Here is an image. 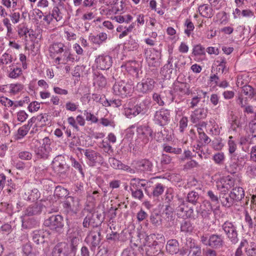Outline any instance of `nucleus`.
I'll return each instance as SVG.
<instances>
[{
  "label": "nucleus",
  "mask_w": 256,
  "mask_h": 256,
  "mask_svg": "<svg viewBox=\"0 0 256 256\" xmlns=\"http://www.w3.org/2000/svg\"><path fill=\"white\" fill-rule=\"evenodd\" d=\"M45 202L46 205L38 202L30 204L24 210V216L39 215L42 213L44 208H46L48 213L57 211V208L54 206V202L53 200H47Z\"/></svg>",
  "instance_id": "f257e3e1"
},
{
  "label": "nucleus",
  "mask_w": 256,
  "mask_h": 256,
  "mask_svg": "<svg viewBox=\"0 0 256 256\" xmlns=\"http://www.w3.org/2000/svg\"><path fill=\"white\" fill-rule=\"evenodd\" d=\"M112 90L114 95L124 98L130 96L132 92V86L128 82L120 80L115 82Z\"/></svg>",
  "instance_id": "f03ea898"
},
{
  "label": "nucleus",
  "mask_w": 256,
  "mask_h": 256,
  "mask_svg": "<svg viewBox=\"0 0 256 256\" xmlns=\"http://www.w3.org/2000/svg\"><path fill=\"white\" fill-rule=\"evenodd\" d=\"M50 144V140L48 137H46L42 139V142H39V146H36L34 151L38 158L43 159L48 158L51 151Z\"/></svg>",
  "instance_id": "7ed1b4c3"
},
{
  "label": "nucleus",
  "mask_w": 256,
  "mask_h": 256,
  "mask_svg": "<svg viewBox=\"0 0 256 256\" xmlns=\"http://www.w3.org/2000/svg\"><path fill=\"white\" fill-rule=\"evenodd\" d=\"M228 238L232 244H236L238 241L237 228L234 223L230 222H225L222 226Z\"/></svg>",
  "instance_id": "20e7f679"
},
{
  "label": "nucleus",
  "mask_w": 256,
  "mask_h": 256,
  "mask_svg": "<svg viewBox=\"0 0 256 256\" xmlns=\"http://www.w3.org/2000/svg\"><path fill=\"white\" fill-rule=\"evenodd\" d=\"M44 225L58 232H61L64 226V220L62 216L52 215L44 221Z\"/></svg>",
  "instance_id": "39448f33"
},
{
  "label": "nucleus",
  "mask_w": 256,
  "mask_h": 256,
  "mask_svg": "<svg viewBox=\"0 0 256 256\" xmlns=\"http://www.w3.org/2000/svg\"><path fill=\"white\" fill-rule=\"evenodd\" d=\"M66 220L68 227V229L67 230L68 238L70 239L71 252L74 253V256L76 250V246L79 241V240L77 238V228L76 226H74V224L70 222L68 219H66Z\"/></svg>",
  "instance_id": "423d86ee"
},
{
  "label": "nucleus",
  "mask_w": 256,
  "mask_h": 256,
  "mask_svg": "<svg viewBox=\"0 0 256 256\" xmlns=\"http://www.w3.org/2000/svg\"><path fill=\"white\" fill-rule=\"evenodd\" d=\"M161 52L155 49L145 50V56L148 66L157 68L160 64Z\"/></svg>",
  "instance_id": "0eeeda50"
},
{
  "label": "nucleus",
  "mask_w": 256,
  "mask_h": 256,
  "mask_svg": "<svg viewBox=\"0 0 256 256\" xmlns=\"http://www.w3.org/2000/svg\"><path fill=\"white\" fill-rule=\"evenodd\" d=\"M177 200L180 202L178 205V214L186 218L193 217V208L189 206L187 202H185L183 198L177 199Z\"/></svg>",
  "instance_id": "6e6552de"
},
{
  "label": "nucleus",
  "mask_w": 256,
  "mask_h": 256,
  "mask_svg": "<svg viewBox=\"0 0 256 256\" xmlns=\"http://www.w3.org/2000/svg\"><path fill=\"white\" fill-rule=\"evenodd\" d=\"M84 154L88 160V164L90 166H94L98 162H101L102 160V157L100 153L90 149H82Z\"/></svg>",
  "instance_id": "1a4fd4ad"
},
{
  "label": "nucleus",
  "mask_w": 256,
  "mask_h": 256,
  "mask_svg": "<svg viewBox=\"0 0 256 256\" xmlns=\"http://www.w3.org/2000/svg\"><path fill=\"white\" fill-rule=\"evenodd\" d=\"M155 82L152 78L142 79L140 82L138 83L136 87L138 90L143 94L148 93L152 90L154 87Z\"/></svg>",
  "instance_id": "9d476101"
},
{
  "label": "nucleus",
  "mask_w": 256,
  "mask_h": 256,
  "mask_svg": "<svg viewBox=\"0 0 256 256\" xmlns=\"http://www.w3.org/2000/svg\"><path fill=\"white\" fill-rule=\"evenodd\" d=\"M170 120V112L167 110L162 109L156 112L154 120L158 124L164 126Z\"/></svg>",
  "instance_id": "9b49d317"
},
{
  "label": "nucleus",
  "mask_w": 256,
  "mask_h": 256,
  "mask_svg": "<svg viewBox=\"0 0 256 256\" xmlns=\"http://www.w3.org/2000/svg\"><path fill=\"white\" fill-rule=\"evenodd\" d=\"M234 180L230 176L223 178L217 182V188L220 192H228L234 186Z\"/></svg>",
  "instance_id": "f8f14e48"
},
{
  "label": "nucleus",
  "mask_w": 256,
  "mask_h": 256,
  "mask_svg": "<svg viewBox=\"0 0 256 256\" xmlns=\"http://www.w3.org/2000/svg\"><path fill=\"white\" fill-rule=\"evenodd\" d=\"M186 245L189 248L188 256H202L201 247L195 243L194 240L191 238H186Z\"/></svg>",
  "instance_id": "ddd939ff"
},
{
  "label": "nucleus",
  "mask_w": 256,
  "mask_h": 256,
  "mask_svg": "<svg viewBox=\"0 0 256 256\" xmlns=\"http://www.w3.org/2000/svg\"><path fill=\"white\" fill-rule=\"evenodd\" d=\"M98 68L102 70H108L112 65V59L108 56H99L95 60Z\"/></svg>",
  "instance_id": "4468645a"
},
{
  "label": "nucleus",
  "mask_w": 256,
  "mask_h": 256,
  "mask_svg": "<svg viewBox=\"0 0 256 256\" xmlns=\"http://www.w3.org/2000/svg\"><path fill=\"white\" fill-rule=\"evenodd\" d=\"M52 0L54 4V6L52 12V16L57 22H58L62 18V14L61 12V11L64 9V0Z\"/></svg>",
  "instance_id": "2eb2a0df"
},
{
  "label": "nucleus",
  "mask_w": 256,
  "mask_h": 256,
  "mask_svg": "<svg viewBox=\"0 0 256 256\" xmlns=\"http://www.w3.org/2000/svg\"><path fill=\"white\" fill-rule=\"evenodd\" d=\"M153 166L152 162L146 158L137 161L135 164V168L140 172H152Z\"/></svg>",
  "instance_id": "dca6fc26"
},
{
  "label": "nucleus",
  "mask_w": 256,
  "mask_h": 256,
  "mask_svg": "<svg viewBox=\"0 0 256 256\" xmlns=\"http://www.w3.org/2000/svg\"><path fill=\"white\" fill-rule=\"evenodd\" d=\"M135 101V98H132L124 104V109L126 116L130 117L131 115L136 116L138 114L137 104H134Z\"/></svg>",
  "instance_id": "f3484780"
},
{
  "label": "nucleus",
  "mask_w": 256,
  "mask_h": 256,
  "mask_svg": "<svg viewBox=\"0 0 256 256\" xmlns=\"http://www.w3.org/2000/svg\"><path fill=\"white\" fill-rule=\"evenodd\" d=\"M180 201L176 199L170 205H166V208L164 210L163 214L166 216L168 220H172L174 219V212L176 211L178 212V205L180 204Z\"/></svg>",
  "instance_id": "a211bd4d"
},
{
  "label": "nucleus",
  "mask_w": 256,
  "mask_h": 256,
  "mask_svg": "<svg viewBox=\"0 0 256 256\" xmlns=\"http://www.w3.org/2000/svg\"><path fill=\"white\" fill-rule=\"evenodd\" d=\"M224 244L221 235L213 234L210 236V246L213 248H220L223 247Z\"/></svg>",
  "instance_id": "6ab92c4d"
},
{
  "label": "nucleus",
  "mask_w": 256,
  "mask_h": 256,
  "mask_svg": "<svg viewBox=\"0 0 256 256\" xmlns=\"http://www.w3.org/2000/svg\"><path fill=\"white\" fill-rule=\"evenodd\" d=\"M207 110L204 108H199L194 110L190 115V121L193 124L198 122L200 119L206 118Z\"/></svg>",
  "instance_id": "aec40b11"
},
{
  "label": "nucleus",
  "mask_w": 256,
  "mask_h": 256,
  "mask_svg": "<svg viewBox=\"0 0 256 256\" xmlns=\"http://www.w3.org/2000/svg\"><path fill=\"white\" fill-rule=\"evenodd\" d=\"M233 198L230 193L220 192L219 199L223 206L231 207L235 203Z\"/></svg>",
  "instance_id": "412c9836"
},
{
  "label": "nucleus",
  "mask_w": 256,
  "mask_h": 256,
  "mask_svg": "<svg viewBox=\"0 0 256 256\" xmlns=\"http://www.w3.org/2000/svg\"><path fill=\"white\" fill-rule=\"evenodd\" d=\"M166 250L170 254L174 255L178 253L180 246L178 241L176 239L170 240L167 242Z\"/></svg>",
  "instance_id": "4be33fe9"
},
{
  "label": "nucleus",
  "mask_w": 256,
  "mask_h": 256,
  "mask_svg": "<svg viewBox=\"0 0 256 256\" xmlns=\"http://www.w3.org/2000/svg\"><path fill=\"white\" fill-rule=\"evenodd\" d=\"M22 218V228L24 229H31L36 228L39 224L38 221L34 218H26L24 216Z\"/></svg>",
  "instance_id": "5701e85b"
},
{
  "label": "nucleus",
  "mask_w": 256,
  "mask_h": 256,
  "mask_svg": "<svg viewBox=\"0 0 256 256\" xmlns=\"http://www.w3.org/2000/svg\"><path fill=\"white\" fill-rule=\"evenodd\" d=\"M137 132L139 134H141L145 138L144 139V142L145 143H147L148 142V137L152 138V130L148 126L143 125L139 126L137 128Z\"/></svg>",
  "instance_id": "b1692460"
},
{
  "label": "nucleus",
  "mask_w": 256,
  "mask_h": 256,
  "mask_svg": "<svg viewBox=\"0 0 256 256\" xmlns=\"http://www.w3.org/2000/svg\"><path fill=\"white\" fill-rule=\"evenodd\" d=\"M203 218H206L209 216L212 212L211 204L208 202H204L200 206L199 209L196 210Z\"/></svg>",
  "instance_id": "393cba45"
},
{
  "label": "nucleus",
  "mask_w": 256,
  "mask_h": 256,
  "mask_svg": "<svg viewBox=\"0 0 256 256\" xmlns=\"http://www.w3.org/2000/svg\"><path fill=\"white\" fill-rule=\"evenodd\" d=\"M48 232H44L43 230H34L32 234V240L36 244H42L44 242V238L46 235H48Z\"/></svg>",
  "instance_id": "a878e982"
},
{
  "label": "nucleus",
  "mask_w": 256,
  "mask_h": 256,
  "mask_svg": "<svg viewBox=\"0 0 256 256\" xmlns=\"http://www.w3.org/2000/svg\"><path fill=\"white\" fill-rule=\"evenodd\" d=\"M200 14L206 18H211L214 16V11L210 6L207 4L200 5L198 7Z\"/></svg>",
  "instance_id": "bb28decb"
},
{
  "label": "nucleus",
  "mask_w": 256,
  "mask_h": 256,
  "mask_svg": "<svg viewBox=\"0 0 256 256\" xmlns=\"http://www.w3.org/2000/svg\"><path fill=\"white\" fill-rule=\"evenodd\" d=\"M174 60L173 56H170L168 60V64H166L162 68L161 73L165 77L170 78L173 71L172 62Z\"/></svg>",
  "instance_id": "cd10ccee"
},
{
  "label": "nucleus",
  "mask_w": 256,
  "mask_h": 256,
  "mask_svg": "<svg viewBox=\"0 0 256 256\" xmlns=\"http://www.w3.org/2000/svg\"><path fill=\"white\" fill-rule=\"evenodd\" d=\"M230 193L235 203L240 201L244 196V190L241 187L234 188Z\"/></svg>",
  "instance_id": "c85d7f7f"
},
{
  "label": "nucleus",
  "mask_w": 256,
  "mask_h": 256,
  "mask_svg": "<svg viewBox=\"0 0 256 256\" xmlns=\"http://www.w3.org/2000/svg\"><path fill=\"white\" fill-rule=\"evenodd\" d=\"M40 196V194L36 188H34L30 192H25L23 196L24 200H26L34 201L38 200Z\"/></svg>",
  "instance_id": "c756f323"
},
{
  "label": "nucleus",
  "mask_w": 256,
  "mask_h": 256,
  "mask_svg": "<svg viewBox=\"0 0 256 256\" xmlns=\"http://www.w3.org/2000/svg\"><path fill=\"white\" fill-rule=\"evenodd\" d=\"M76 202L72 196H68L65 198V208H68L67 212L76 214L75 209L76 207Z\"/></svg>",
  "instance_id": "7c9ffc66"
},
{
  "label": "nucleus",
  "mask_w": 256,
  "mask_h": 256,
  "mask_svg": "<svg viewBox=\"0 0 256 256\" xmlns=\"http://www.w3.org/2000/svg\"><path fill=\"white\" fill-rule=\"evenodd\" d=\"M150 103V100L148 98H146L145 100H142V102H140L139 103L137 104V108L138 109V113L144 114H145L148 108L149 105Z\"/></svg>",
  "instance_id": "2f4dec72"
},
{
  "label": "nucleus",
  "mask_w": 256,
  "mask_h": 256,
  "mask_svg": "<svg viewBox=\"0 0 256 256\" xmlns=\"http://www.w3.org/2000/svg\"><path fill=\"white\" fill-rule=\"evenodd\" d=\"M64 44L62 42H55L50 47L51 54H58L64 51Z\"/></svg>",
  "instance_id": "473e14b6"
},
{
  "label": "nucleus",
  "mask_w": 256,
  "mask_h": 256,
  "mask_svg": "<svg viewBox=\"0 0 256 256\" xmlns=\"http://www.w3.org/2000/svg\"><path fill=\"white\" fill-rule=\"evenodd\" d=\"M150 222L155 226H158L162 224V216L158 213H152L150 216Z\"/></svg>",
  "instance_id": "72a5a7b5"
},
{
  "label": "nucleus",
  "mask_w": 256,
  "mask_h": 256,
  "mask_svg": "<svg viewBox=\"0 0 256 256\" xmlns=\"http://www.w3.org/2000/svg\"><path fill=\"white\" fill-rule=\"evenodd\" d=\"M244 252L246 256H256V244L250 242L244 248Z\"/></svg>",
  "instance_id": "f704fd0d"
},
{
  "label": "nucleus",
  "mask_w": 256,
  "mask_h": 256,
  "mask_svg": "<svg viewBox=\"0 0 256 256\" xmlns=\"http://www.w3.org/2000/svg\"><path fill=\"white\" fill-rule=\"evenodd\" d=\"M199 198V195L198 192L192 191L188 193L187 195V201L194 205H196L198 202V200Z\"/></svg>",
  "instance_id": "c9c22d12"
},
{
  "label": "nucleus",
  "mask_w": 256,
  "mask_h": 256,
  "mask_svg": "<svg viewBox=\"0 0 256 256\" xmlns=\"http://www.w3.org/2000/svg\"><path fill=\"white\" fill-rule=\"evenodd\" d=\"M48 115L47 114H40L35 117L36 118V124L34 126L37 127L38 126L40 123L41 126L46 125V122L48 120Z\"/></svg>",
  "instance_id": "e433bc0d"
},
{
  "label": "nucleus",
  "mask_w": 256,
  "mask_h": 256,
  "mask_svg": "<svg viewBox=\"0 0 256 256\" xmlns=\"http://www.w3.org/2000/svg\"><path fill=\"white\" fill-rule=\"evenodd\" d=\"M22 256H36L32 252V247L30 244L26 243L22 247Z\"/></svg>",
  "instance_id": "4c0bfd02"
},
{
  "label": "nucleus",
  "mask_w": 256,
  "mask_h": 256,
  "mask_svg": "<svg viewBox=\"0 0 256 256\" xmlns=\"http://www.w3.org/2000/svg\"><path fill=\"white\" fill-rule=\"evenodd\" d=\"M108 162L112 168L116 170H122L124 165L120 160L114 158H109Z\"/></svg>",
  "instance_id": "58836bf2"
},
{
  "label": "nucleus",
  "mask_w": 256,
  "mask_h": 256,
  "mask_svg": "<svg viewBox=\"0 0 256 256\" xmlns=\"http://www.w3.org/2000/svg\"><path fill=\"white\" fill-rule=\"evenodd\" d=\"M146 180L133 178L130 182V190L140 189V182H145Z\"/></svg>",
  "instance_id": "ea45409f"
},
{
  "label": "nucleus",
  "mask_w": 256,
  "mask_h": 256,
  "mask_svg": "<svg viewBox=\"0 0 256 256\" xmlns=\"http://www.w3.org/2000/svg\"><path fill=\"white\" fill-rule=\"evenodd\" d=\"M18 158L23 160H30L33 158V154L27 150L20 151L18 154Z\"/></svg>",
  "instance_id": "a19ab883"
},
{
  "label": "nucleus",
  "mask_w": 256,
  "mask_h": 256,
  "mask_svg": "<svg viewBox=\"0 0 256 256\" xmlns=\"http://www.w3.org/2000/svg\"><path fill=\"white\" fill-rule=\"evenodd\" d=\"M254 88L250 85H245L242 88V93L247 96L248 98H254Z\"/></svg>",
  "instance_id": "79ce46f5"
},
{
  "label": "nucleus",
  "mask_w": 256,
  "mask_h": 256,
  "mask_svg": "<svg viewBox=\"0 0 256 256\" xmlns=\"http://www.w3.org/2000/svg\"><path fill=\"white\" fill-rule=\"evenodd\" d=\"M63 250L64 244L62 242L58 243L54 249L52 256H64Z\"/></svg>",
  "instance_id": "37998d69"
},
{
  "label": "nucleus",
  "mask_w": 256,
  "mask_h": 256,
  "mask_svg": "<svg viewBox=\"0 0 256 256\" xmlns=\"http://www.w3.org/2000/svg\"><path fill=\"white\" fill-rule=\"evenodd\" d=\"M164 186L162 184L160 183L157 184H156L155 187L152 192L153 196L155 197H158L160 196L164 192Z\"/></svg>",
  "instance_id": "c03bdc74"
},
{
  "label": "nucleus",
  "mask_w": 256,
  "mask_h": 256,
  "mask_svg": "<svg viewBox=\"0 0 256 256\" xmlns=\"http://www.w3.org/2000/svg\"><path fill=\"white\" fill-rule=\"evenodd\" d=\"M163 150L166 152L173 153L174 154H181L182 150L180 148H175L171 146L164 144L163 146Z\"/></svg>",
  "instance_id": "a18cd8bd"
},
{
  "label": "nucleus",
  "mask_w": 256,
  "mask_h": 256,
  "mask_svg": "<svg viewBox=\"0 0 256 256\" xmlns=\"http://www.w3.org/2000/svg\"><path fill=\"white\" fill-rule=\"evenodd\" d=\"M192 54L194 56H201L205 54V48L200 44H197L194 46Z\"/></svg>",
  "instance_id": "49530a36"
},
{
  "label": "nucleus",
  "mask_w": 256,
  "mask_h": 256,
  "mask_svg": "<svg viewBox=\"0 0 256 256\" xmlns=\"http://www.w3.org/2000/svg\"><path fill=\"white\" fill-rule=\"evenodd\" d=\"M52 167L56 172L57 174H63L64 168V162H58V161L52 162Z\"/></svg>",
  "instance_id": "de8ad7c7"
},
{
  "label": "nucleus",
  "mask_w": 256,
  "mask_h": 256,
  "mask_svg": "<svg viewBox=\"0 0 256 256\" xmlns=\"http://www.w3.org/2000/svg\"><path fill=\"white\" fill-rule=\"evenodd\" d=\"M245 220L250 228H255L256 226V216L252 219L248 212H246L245 214Z\"/></svg>",
  "instance_id": "09e8293b"
},
{
  "label": "nucleus",
  "mask_w": 256,
  "mask_h": 256,
  "mask_svg": "<svg viewBox=\"0 0 256 256\" xmlns=\"http://www.w3.org/2000/svg\"><path fill=\"white\" fill-rule=\"evenodd\" d=\"M30 128L28 126H23L20 128L18 130L17 139H20L24 136L28 132Z\"/></svg>",
  "instance_id": "8fccbe9b"
},
{
  "label": "nucleus",
  "mask_w": 256,
  "mask_h": 256,
  "mask_svg": "<svg viewBox=\"0 0 256 256\" xmlns=\"http://www.w3.org/2000/svg\"><path fill=\"white\" fill-rule=\"evenodd\" d=\"M224 158L223 152H218L214 155L212 159L216 164H222L224 162Z\"/></svg>",
  "instance_id": "3c124183"
},
{
  "label": "nucleus",
  "mask_w": 256,
  "mask_h": 256,
  "mask_svg": "<svg viewBox=\"0 0 256 256\" xmlns=\"http://www.w3.org/2000/svg\"><path fill=\"white\" fill-rule=\"evenodd\" d=\"M238 166V164H237V162L232 161V160L229 166H226V169L229 173L233 174L236 172Z\"/></svg>",
  "instance_id": "603ef678"
},
{
  "label": "nucleus",
  "mask_w": 256,
  "mask_h": 256,
  "mask_svg": "<svg viewBox=\"0 0 256 256\" xmlns=\"http://www.w3.org/2000/svg\"><path fill=\"white\" fill-rule=\"evenodd\" d=\"M130 190L132 192V196L134 198L138 199L141 200L144 197L143 192L141 189H135Z\"/></svg>",
  "instance_id": "864d4df0"
},
{
  "label": "nucleus",
  "mask_w": 256,
  "mask_h": 256,
  "mask_svg": "<svg viewBox=\"0 0 256 256\" xmlns=\"http://www.w3.org/2000/svg\"><path fill=\"white\" fill-rule=\"evenodd\" d=\"M181 230L184 232H190L192 230L190 222L189 220H184L180 226Z\"/></svg>",
  "instance_id": "5fc2aeb1"
},
{
  "label": "nucleus",
  "mask_w": 256,
  "mask_h": 256,
  "mask_svg": "<svg viewBox=\"0 0 256 256\" xmlns=\"http://www.w3.org/2000/svg\"><path fill=\"white\" fill-rule=\"evenodd\" d=\"M184 26H186V29L184 30V33L189 36L191 32L192 31L194 28V25L190 20L186 19L184 22Z\"/></svg>",
  "instance_id": "6e6d98bb"
},
{
  "label": "nucleus",
  "mask_w": 256,
  "mask_h": 256,
  "mask_svg": "<svg viewBox=\"0 0 256 256\" xmlns=\"http://www.w3.org/2000/svg\"><path fill=\"white\" fill-rule=\"evenodd\" d=\"M177 86L178 90L184 94H189L190 86L186 82H179Z\"/></svg>",
  "instance_id": "4d7b16f0"
},
{
  "label": "nucleus",
  "mask_w": 256,
  "mask_h": 256,
  "mask_svg": "<svg viewBox=\"0 0 256 256\" xmlns=\"http://www.w3.org/2000/svg\"><path fill=\"white\" fill-rule=\"evenodd\" d=\"M136 61L128 62L124 66L128 71H131L133 70L136 73V74H138V69L136 66Z\"/></svg>",
  "instance_id": "13d9d810"
},
{
  "label": "nucleus",
  "mask_w": 256,
  "mask_h": 256,
  "mask_svg": "<svg viewBox=\"0 0 256 256\" xmlns=\"http://www.w3.org/2000/svg\"><path fill=\"white\" fill-rule=\"evenodd\" d=\"M12 62V56L7 53H4L0 58V66L4 64H8L9 62Z\"/></svg>",
  "instance_id": "bf43d9fd"
},
{
  "label": "nucleus",
  "mask_w": 256,
  "mask_h": 256,
  "mask_svg": "<svg viewBox=\"0 0 256 256\" xmlns=\"http://www.w3.org/2000/svg\"><path fill=\"white\" fill-rule=\"evenodd\" d=\"M121 256H136V252L132 247L127 248L122 251Z\"/></svg>",
  "instance_id": "052dcab7"
},
{
  "label": "nucleus",
  "mask_w": 256,
  "mask_h": 256,
  "mask_svg": "<svg viewBox=\"0 0 256 256\" xmlns=\"http://www.w3.org/2000/svg\"><path fill=\"white\" fill-rule=\"evenodd\" d=\"M70 160L71 162L72 166L75 168H76L78 169L79 171V172L82 174L84 175V173L82 170V168L81 166V164L77 162L74 158L71 157L70 158Z\"/></svg>",
  "instance_id": "680f3d73"
},
{
  "label": "nucleus",
  "mask_w": 256,
  "mask_h": 256,
  "mask_svg": "<svg viewBox=\"0 0 256 256\" xmlns=\"http://www.w3.org/2000/svg\"><path fill=\"white\" fill-rule=\"evenodd\" d=\"M10 92L16 94L23 89L24 86L22 84H12L10 85Z\"/></svg>",
  "instance_id": "e2e57ef3"
},
{
  "label": "nucleus",
  "mask_w": 256,
  "mask_h": 256,
  "mask_svg": "<svg viewBox=\"0 0 256 256\" xmlns=\"http://www.w3.org/2000/svg\"><path fill=\"white\" fill-rule=\"evenodd\" d=\"M216 62L218 63V66L219 67L218 72L222 71V73H224L226 70V60L224 58H220V60H216Z\"/></svg>",
  "instance_id": "0e129e2a"
},
{
  "label": "nucleus",
  "mask_w": 256,
  "mask_h": 256,
  "mask_svg": "<svg viewBox=\"0 0 256 256\" xmlns=\"http://www.w3.org/2000/svg\"><path fill=\"white\" fill-rule=\"evenodd\" d=\"M84 115L86 116V120L88 121H91L94 123H96L98 121V119L96 116L87 110H84Z\"/></svg>",
  "instance_id": "69168bd1"
},
{
  "label": "nucleus",
  "mask_w": 256,
  "mask_h": 256,
  "mask_svg": "<svg viewBox=\"0 0 256 256\" xmlns=\"http://www.w3.org/2000/svg\"><path fill=\"white\" fill-rule=\"evenodd\" d=\"M40 108V103L36 101L30 103L28 106V110L31 112L38 111Z\"/></svg>",
  "instance_id": "338daca9"
},
{
  "label": "nucleus",
  "mask_w": 256,
  "mask_h": 256,
  "mask_svg": "<svg viewBox=\"0 0 256 256\" xmlns=\"http://www.w3.org/2000/svg\"><path fill=\"white\" fill-rule=\"evenodd\" d=\"M207 194L212 202L214 204H218L219 203V201H220L219 197L216 195L212 191H208Z\"/></svg>",
  "instance_id": "774afa93"
}]
</instances>
